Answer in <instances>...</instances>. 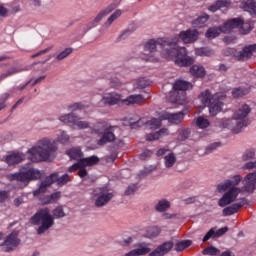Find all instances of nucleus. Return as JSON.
Returning a JSON list of instances; mask_svg holds the SVG:
<instances>
[{
    "label": "nucleus",
    "mask_w": 256,
    "mask_h": 256,
    "mask_svg": "<svg viewBox=\"0 0 256 256\" xmlns=\"http://www.w3.org/2000/svg\"><path fill=\"white\" fill-rule=\"evenodd\" d=\"M197 39H199V31L196 29L183 30L171 40L167 38L150 39L144 44L145 54L142 59L149 63H159L161 59H175L178 67H189L195 63V59L187 56L185 47L175 48V45L179 43V40L184 43H195Z\"/></svg>",
    "instance_id": "obj_1"
},
{
    "label": "nucleus",
    "mask_w": 256,
    "mask_h": 256,
    "mask_svg": "<svg viewBox=\"0 0 256 256\" xmlns=\"http://www.w3.org/2000/svg\"><path fill=\"white\" fill-rule=\"evenodd\" d=\"M243 183V187L239 188L237 185ZM256 189V171L248 173L244 179L241 175H232L228 179H225L223 182H220L216 186V191L218 193H224L223 196L219 199V207H227L231 205L234 201L237 200L240 193H253Z\"/></svg>",
    "instance_id": "obj_2"
},
{
    "label": "nucleus",
    "mask_w": 256,
    "mask_h": 256,
    "mask_svg": "<svg viewBox=\"0 0 256 256\" xmlns=\"http://www.w3.org/2000/svg\"><path fill=\"white\" fill-rule=\"evenodd\" d=\"M27 157L32 163L53 161L57 157V141L49 137L40 138L36 145L27 150Z\"/></svg>",
    "instance_id": "obj_3"
},
{
    "label": "nucleus",
    "mask_w": 256,
    "mask_h": 256,
    "mask_svg": "<svg viewBox=\"0 0 256 256\" xmlns=\"http://www.w3.org/2000/svg\"><path fill=\"white\" fill-rule=\"evenodd\" d=\"M61 217H65V212L61 206L53 210V215H51L49 208H42L30 218V223L38 225L37 233L38 235H43V233H47L55 225V219H61Z\"/></svg>",
    "instance_id": "obj_4"
},
{
    "label": "nucleus",
    "mask_w": 256,
    "mask_h": 256,
    "mask_svg": "<svg viewBox=\"0 0 256 256\" xmlns=\"http://www.w3.org/2000/svg\"><path fill=\"white\" fill-rule=\"evenodd\" d=\"M251 113V108L249 105L244 104L234 113L232 119H224L222 120L221 127L224 129H230L232 133L237 135L241 133L247 125H249V120L247 119V115Z\"/></svg>",
    "instance_id": "obj_5"
},
{
    "label": "nucleus",
    "mask_w": 256,
    "mask_h": 256,
    "mask_svg": "<svg viewBox=\"0 0 256 256\" xmlns=\"http://www.w3.org/2000/svg\"><path fill=\"white\" fill-rule=\"evenodd\" d=\"M66 155H68L70 159L78 160V162L72 165L68 171L69 173H75V171L78 169V175L81 178L87 177V169H85L86 167H93V165H97V163H99V158L97 156L81 159L83 155L81 148H72L66 152Z\"/></svg>",
    "instance_id": "obj_6"
},
{
    "label": "nucleus",
    "mask_w": 256,
    "mask_h": 256,
    "mask_svg": "<svg viewBox=\"0 0 256 256\" xmlns=\"http://www.w3.org/2000/svg\"><path fill=\"white\" fill-rule=\"evenodd\" d=\"M42 173L39 169L34 168L31 164H25L21 166L19 172L8 174V181H17L20 183L18 185L19 189H23V187H27L31 181H37L41 179Z\"/></svg>",
    "instance_id": "obj_7"
},
{
    "label": "nucleus",
    "mask_w": 256,
    "mask_h": 256,
    "mask_svg": "<svg viewBox=\"0 0 256 256\" xmlns=\"http://www.w3.org/2000/svg\"><path fill=\"white\" fill-rule=\"evenodd\" d=\"M198 99L204 107H208L211 117H215L223 110V102L219 94L213 95L209 90H205L199 94Z\"/></svg>",
    "instance_id": "obj_8"
},
{
    "label": "nucleus",
    "mask_w": 256,
    "mask_h": 256,
    "mask_svg": "<svg viewBox=\"0 0 256 256\" xmlns=\"http://www.w3.org/2000/svg\"><path fill=\"white\" fill-rule=\"evenodd\" d=\"M115 129H117V127L111 126L107 122H98L94 125L91 133L92 135L101 137L97 141V145L103 146L107 145V143H113V141H115Z\"/></svg>",
    "instance_id": "obj_9"
},
{
    "label": "nucleus",
    "mask_w": 256,
    "mask_h": 256,
    "mask_svg": "<svg viewBox=\"0 0 256 256\" xmlns=\"http://www.w3.org/2000/svg\"><path fill=\"white\" fill-rule=\"evenodd\" d=\"M193 89V85L187 81L178 80L173 85V91L169 93L168 101L173 105H185V91Z\"/></svg>",
    "instance_id": "obj_10"
},
{
    "label": "nucleus",
    "mask_w": 256,
    "mask_h": 256,
    "mask_svg": "<svg viewBox=\"0 0 256 256\" xmlns=\"http://www.w3.org/2000/svg\"><path fill=\"white\" fill-rule=\"evenodd\" d=\"M241 20L239 19H229L222 26L209 28L206 32L207 39H215L219 37L221 33H231L235 27H239Z\"/></svg>",
    "instance_id": "obj_11"
},
{
    "label": "nucleus",
    "mask_w": 256,
    "mask_h": 256,
    "mask_svg": "<svg viewBox=\"0 0 256 256\" xmlns=\"http://www.w3.org/2000/svg\"><path fill=\"white\" fill-rule=\"evenodd\" d=\"M55 181L60 187L63 185H66V183H69V174H64L61 177H59L58 173H54L50 175L49 177L45 178V180L41 182L39 189L35 190L33 192V195H39V193L41 192L45 193V191H47V187L53 185Z\"/></svg>",
    "instance_id": "obj_12"
},
{
    "label": "nucleus",
    "mask_w": 256,
    "mask_h": 256,
    "mask_svg": "<svg viewBox=\"0 0 256 256\" xmlns=\"http://www.w3.org/2000/svg\"><path fill=\"white\" fill-rule=\"evenodd\" d=\"M113 197V191L107 188H95L92 192L95 207H105Z\"/></svg>",
    "instance_id": "obj_13"
},
{
    "label": "nucleus",
    "mask_w": 256,
    "mask_h": 256,
    "mask_svg": "<svg viewBox=\"0 0 256 256\" xmlns=\"http://www.w3.org/2000/svg\"><path fill=\"white\" fill-rule=\"evenodd\" d=\"M19 243H21V240L19 239V233L12 232L5 237L3 243L0 244V247H2V250L5 251V253H9L14 251Z\"/></svg>",
    "instance_id": "obj_14"
},
{
    "label": "nucleus",
    "mask_w": 256,
    "mask_h": 256,
    "mask_svg": "<svg viewBox=\"0 0 256 256\" xmlns=\"http://www.w3.org/2000/svg\"><path fill=\"white\" fill-rule=\"evenodd\" d=\"M115 7H117V4L116 5L112 4L106 7L104 10L100 11L93 20H91L85 25L84 27L85 33H87V31H90V29L97 27V25H99V23H101V21H103V19H105V17L109 15V13L113 11V9H115Z\"/></svg>",
    "instance_id": "obj_15"
},
{
    "label": "nucleus",
    "mask_w": 256,
    "mask_h": 256,
    "mask_svg": "<svg viewBox=\"0 0 256 256\" xmlns=\"http://www.w3.org/2000/svg\"><path fill=\"white\" fill-rule=\"evenodd\" d=\"M161 121H168L172 125H179L185 119V114L183 112L169 113L167 111H162L160 116Z\"/></svg>",
    "instance_id": "obj_16"
},
{
    "label": "nucleus",
    "mask_w": 256,
    "mask_h": 256,
    "mask_svg": "<svg viewBox=\"0 0 256 256\" xmlns=\"http://www.w3.org/2000/svg\"><path fill=\"white\" fill-rule=\"evenodd\" d=\"M101 103H103L104 105H109V106L119 105V103H123V99L121 98V95L119 93L109 92V93H105L102 96V99H101L99 105H101Z\"/></svg>",
    "instance_id": "obj_17"
},
{
    "label": "nucleus",
    "mask_w": 256,
    "mask_h": 256,
    "mask_svg": "<svg viewBox=\"0 0 256 256\" xmlns=\"http://www.w3.org/2000/svg\"><path fill=\"white\" fill-rule=\"evenodd\" d=\"M151 253V247L145 242L136 243L134 249L130 250L125 256H143Z\"/></svg>",
    "instance_id": "obj_18"
},
{
    "label": "nucleus",
    "mask_w": 256,
    "mask_h": 256,
    "mask_svg": "<svg viewBox=\"0 0 256 256\" xmlns=\"http://www.w3.org/2000/svg\"><path fill=\"white\" fill-rule=\"evenodd\" d=\"M256 52V44L245 46L242 51L235 55L238 61H247Z\"/></svg>",
    "instance_id": "obj_19"
},
{
    "label": "nucleus",
    "mask_w": 256,
    "mask_h": 256,
    "mask_svg": "<svg viewBox=\"0 0 256 256\" xmlns=\"http://www.w3.org/2000/svg\"><path fill=\"white\" fill-rule=\"evenodd\" d=\"M2 71L4 72L0 75V81L7 79V77H11V75H16V73H21V71H27V69L21 66H3Z\"/></svg>",
    "instance_id": "obj_20"
},
{
    "label": "nucleus",
    "mask_w": 256,
    "mask_h": 256,
    "mask_svg": "<svg viewBox=\"0 0 256 256\" xmlns=\"http://www.w3.org/2000/svg\"><path fill=\"white\" fill-rule=\"evenodd\" d=\"M173 249V242H165L152 251L149 256H163Z\"/></svg>",
    "instance_id": "obj_21"
},
{
    "label": "nucleus",
    "mask_w": 256,
    "mask_h": 256,
    "mask_svg": "<svg viewBox=\"0 0 256 256\" xmlns=\"http://www.w3.org/2000/svg\"><path fill=\"white\" fill-rule=\"evenodd\" d=\"M22 161H25V154L19 152L11 153L5 157V162L8 165H17Z\"/></svg>",
    "instance_id": "obj_22"
},
{
    "label": "nucleus",
    "mask_w": 256,
    "mask_h": 256,
    "mask_svg": "<svg viewBox=\"0 0 256 256\" xmlns=\"http://www.w3.org/2000/svg\"><path fill=\"white\" fill-rule=\"evenodd\" d=\"M245 203H246V200L243 198V199H241L240 202L234 203L231 206L224 208L223 215L225 217H229L230 215H235V213H237V211H239V209H241V207H243V205H245Z\"/></svg>",
    "instance_id": "obj_23"
},
{
    "label": "nucleus",
    "mask_w": 256,
    "mask_h": 256,
    "mask_svg": "<svg viewBox=\"0 0 256 256\" xmlns=\"http://www.w3.org/2000/svg\"><path fill=\"white\" fill-rule=\"evenodd\" d=\"M245 203H246V200L243 198V199H241L240 202L234 203L231 206L224 208L223 215L225 217H229L230 215H235V213H237V211H239V209H241V207H243V205H245Z\"/></svg>",
    "instance_id": "obj_24"
},
{
    "label": "nucleus",
    "mask_w": 256,
    "mask_h": 256,
    "mask_svg": "<svg viewBox=\"0 0 256 256\" xmlns=\"http://www.w3.org/2000/svg\"><path fill=\"white\" fill-rule=\"evenodd\" d=\"M231 7V0H217L214 4L209 6L208 10L211 13L219 11V9H229Z\"/></svg>",
    "instance_id": "obj_25"
},
{
    "label": "nucleus",
    "mask_w": 256,
    "mask_h": 256,
    "mask_svg": "<svg viewBox=\"0 0 256 256\" xmlns=\"http://www.w3.org/2000/svg\"><path fill=\"white\" fill-rule=\"evenodd\" d=\"M124 105H139L145 103V98L141 94L130 95L126 99L122 100Z\"/></svg>",
    "instance_id": "obj_26"
},
{
    "label": "nucleus",
    "mask_w": 256,
    "mask_h": 256,
    "mask_svg": "<svg viewBox=\"0 0 256 256\" xmlns=\"http://www.w3.org/2000/svg\"><path fill=\"white\" fill-rule=\"evenodd\" d=\"M227 231H229L228 227L220 228L216 232L214 229H210L207 232V234L204 236L203 243H205L206 241H209L211 239V237H221L222 235H225L227 233Z\"/></svg>",
    "instance_id": "obj_27"
},
{
    "label": "nucleus",
    "mask_w": 256,
    "mask_h": 256,
    "mask_svg": "<svg viewBox=\"0 0 256 256\" xmlns=\"http://www.w3.org/2000/svg\"><path fill=\"white\" fill-rule=\"evenodd\" d=\"M232 19H239L240 23L234 29H239L242 35H247L253 29V23L251 22H243L241 18H232Z\"/></svg>",
    "instance_id": "obj_28"
},
{
    "label": "nucleus",
    "mask_w": 256,
    "mask_h": 256,
    "mask_svg": "<svg viewBox=\"0 0 256 256\" xmlns=\"http://www.w3.org/2000/svg\"><path fill=\"white\" fill-rule=\"evenodd\" d=\"M166 135H169V130L162 128L158 132L147 134L146 141H157V139H161V137H165Z\"/></svg>",
    "instance_id": "obj_29"
},
{
    "label": "nucleus",
    "mask_w": 256,
    "mask_h": 256,
    "mask_svg": "<svg viewBox=\"0 0 256 256\" xmlns=\"http://www.w3.org/2000/svg\"><path fill=\"white\" fill-rule=\"evenodd\" d=\"M207 21H209V15L203 14L192 22V27L194 29H201V27H205V23H207Z\"/></svg>",
    "instance_id": "obj_30"
},
{
    "label": "nucleus",
    "mask_w": 256,
    "mask_h": 256,
    "mask_svg": "<svg viewBox=\"0 0 256 256\" xmlns=\"http://www.w3.org/2000/svg\"><path fill=\"white\" fill-rule=\"evenodd\" d=\"M77 120V116L73 113L64 114L59 117V121L64 123L65 125H75V121Z\"/></svg>",
    "instance_id": "obj_31"
},
{
    "label": "nucleus",
    "mask_w": 256,
    "mask_h": 256,
    "mask_svg": "<svg viewBox=\"0 0 256 256\" xmlns=\"http://www.w3.org/2000/svg\"><path fill=\"white\" fill-rule=\"evenodd\" d=\"M175 163H177V156H175L174 153H168L164 157V165H165L166 169H171V167H173V165H175Z\"/></svg>",
    "instance_id": "obj_32"
},
{
    "label": "nucleus",
    "mask_w": 256,
    "mask_h": 256,
    "mask_svg": "<svg viewBox=\"0 0 256 256\" xmlns=\"http://www.w3.org/2000/svg\"><path fill=\"white\" fill-rule=\"evenodd\" d=\"M123 14V11L121 10H116L114 13L111 14V16L106 20V22L104 23V27L106 29H108V27L110 25H113V23H115V21H117V19H119L121 17V15Z\"/></svg>",
    "instance_id": "obj_33"
},
{
    "label": "nucleus",
    "mask_w": 256,
    "mask_h": 256,
    "mask_svg": "<svg viewBox=\"0 0 256 256\" xmlns=\"http://www.w3.org/2000/svg\"><path fill=\"white\" fill-rule=\"evenodd\" d=\"M70 139H71V137L69 136V134H67V132H65L63 130H59L56 133L57 143H61L62 145H65V143H69Z\"/></svg>",
    "instance_id": "obj_34"
},
{
    "label": "nucleus",
    "mask_w": 256,
    "mask_h": 256,
    "mask_svg": "<svg viewBox=\"0 0 256 256\" xmlns=\"http://www.w3.org/2000/svg\"><path fill=\"white\" fill-rule=\"evenodd\" d=\"M190 73L193 77H205V68L200 65H193L190 68Z\"/></svg>",
    "instance_id": "obj_35"
},
{
    "label": "nucleus",
    "mask_w": 256,
    "mask_h": 256,
    "mask_svg": "<svg viewBox=\"0 0 256 256\" xmlns=\"http://www.w3.org/2000/svg\"><path fill=\"white\" fill-rule=\"evenodd\" d=\"M161 112L158 114V119L157 118H152L148 122H146V127L148 129H159L161 127Z\"/></svg>",
    "instance_id": "obj_36"
},
{
    "label": "nucleus",
    "mask_w": 256,
    "mask_h": 256,
    "mask_svg": "<svg viewBox=\"0 0 256 256\" xmlns=\"http://www.w3.org/2000/svg\"><path fill=\"white\" fill-rule=\"evenodd\" d=\"M169 207H171V202H169L166 199H162V200L158 201V203L155 206V209H156V211L163 213V212L167 211V209H169Z\"/></svg>",
    "instance_id": "obj_37"
},
{
    "label": "nucleus",
    "mask_w": 256,
    "mask_h": 256,
    "mask_svg": "<svg viewBox=\"0 0 256 256\" xmlns=\"http://www.w3.org/2000/svg\"><path fill=\"white\" fill-rule=\"evenodd\" d=\"M211 125V122L205 116H199L196 119V126L198 129H207Z\"/></svg>",
    "instance_id": "obj_38"
},
{
    "label": "nucleus",
    "mask_w": 256,
    "mask_h": 256,
    "mask_svg": "<svg viewBox=\"0 0 256 256\" xmlns=\"http://www.w3.org/2000/svg\"><path fill=\"white\" fill-rule=\"evenodd\" d=\"M195 54L199 57H211V55H213V50L209 48H196Z\"/></svg>",
    "instance_id": "obj_39"
},
{
    "label": "nucleus",
    "mask_w": 256,
    "mask_h": 256,
    "mask_svg": "<svg viewBox=\"0 0 256 256\" xmlns=\"http://www.w3.org/2000/svg\"><path fill=\"white\" fill-rule=\"evenodd\" d=\"M253 159H255V150L254 149L246 150L242 154V161H244L245 163H247L249 161H253Z\"/></svg>",
    "instance_id": "obj_40"
},
{
    "label": "nucleus",
    "mask_w": 256,
    "mask_h": 256,
    "mask_svg": "<svg viewBox=\"0 0 256 256\" xmlns=\"http://www.w3.org/2000/svg\"><path fill=\"white\" fill-rule=\"evenodd\" d=\"M159 233H161L160 227H157V226L149 227L146 231V237L151 239L153 237H157L159 235Z\"/></svg>",
    "instance_id": "obj_41"
},
{
    "label": "nucleus",
    "mask_w": 256,
    "mask_h": 256,
    "mask_svg": "<svg viewBox=\"0 0 256 256\" xmlns=\"http://www.w3.org/2000/svg\"><path fill=\"white\" fill-rule=\"evenodd\" d=\"M149 87V82L145 78H139L134 81V89H145Z\"/></svg>",
    "instance_id": "obj_42"
},
{
    "label": "nucleus",
    "mask_w": 256,
    "mask_h": 256,
    "mask_svg": "<svg viewBox=\"0 0 256 256\" xmlns=\"http://www.w3.org/2000/svg\"><path fill=\"white\" fill-rule=\"evenodd\" d=\"M83 109H87V104L83 102H76L68 106L69 111H81Z\"/></svg>",
    "instance_id": "obj_43"
},
{
    "label": "nucleus",
    "mask_w": 256,
    "mask_h": 256,
    "mask_svg": "<svg viewBox=\"0 0 256 256\" xmlns=\"http://www.w3.org/2000/svg\"><path fill=\"white\" fill-rule=\"evenodd\" d=\"M45 192H39L38 195H34V197H39V201L42 205H50L52 202L51 195L43 196Z\"/></svg>",
    "instance_id": "obj_44"
},
{
    "label": "nucleus",
    "mask_w": 256,
    "mask_h": 256,
    "mask_svg": "<svg viewBox=\"0 0 256 256\" xmlns=\"http://www.w3.org/2000/svg\"><path fill=\"white\" fill-rule=\"evenodd\" d=\"M247 93H249V88H244V87L235 88L232 91V95L235 98L243 97V95H247Z\"/></svg>",
    "instance_id": "obj_45"
},
{
    "label": "nucleus",
    "mask_w": 256,
    "mask_h": 256,
    "mask_svg": "<svg viewBox=\"0 0 256 256\" xmlns=\"http://www.w3.org/2000/svg\"><path fill=\"white\" fill-rule=\"evenodd\" d=\"M191 240H183L178 242L175 245V249L176 251H185V249H187V247H191Z\"/></svg>",
    "instance_id": "obj_46"
},
{
    "label": "nucleus",
    "mask_w": 256,
    "mask_h": 256,
    "mask_svg": "<svg viewBox=\"0 0 256 256\" xmlns=\"http://www.w3.org/2000/svg\"><path fill=\"white\" fill-rule=\"evenodd\" d=\"M202 253L204 255H210V256H216L219 255V253H221V251L219 250V248H216L215 246H210L205 248Z\"/></svg>",
    "instance_id": "obj_47"
},
{
    "label": "nucleus",
    "mask_w": 256,
    "mask_h": 256,
    "mask_svg": "<svg viewBox=\"0 0 256 256\" xmlns=\"http://www.w3.org/2000/svg\"><path fill=\"white\" fill-rule=\"evenodd\" d=\"M190 133H191V131L189 130V128H180L178 130L179 141H185V139H187L189 137Z\"/></svg>",
    "instance_id": "obj_48"
},
{
    "label": "nucleus",
    "mask_w": 256,
    "mask_h": 256,
    "mask_svg": "<svg viewBox=\"0 0 256 256\" xmlns=\"http://www.w3.org/2000/svg\"><path fill=\"white\" fill-rule=\"evenodd\" d=\"M73 53V49L72 48H66L65 50H63L62 52H60L57 56L56 59L58 61H63V59H66V57H69L70 54Z\"/></svg>",
    "instance_id": "obj_49"
},
{
    "label": "nucleus",
    "mask_w": 256,
    "mask_h": 256,
    "mask_svg": "<svg viewBox=\"0 0 256 256\" xmlns=\"http://www.w3.org/2000/svg\"><path fill=\"white\" fill-rule=\"evenodd\" d=\"M244 9L245 11L256 13V0H247Z\"/></svg>",
    "instance_id": "obj_50"
},
{
    "label": "nucleus",
    "mask_w": 256,
    "mask_h": 256,
    "mask_svg": "<svg viewBox=\"0 0 256 256\" xmlns=\"http://www.w3.org/2000/svg\"><path fill=\"white\" fill-rule=\"evenodd\" d=\"M74 126H75V127H78V129H88V127H89V122L83 121V120L79 119V118L76 116V121L74 122Z\"/></svg>",
    "instance_id": "obj_51"
},
{
    "label": "nucleus",
    "mask_w": 256,
    "mask_h": 256,
    "mask_svg": "<svg viewBox=\"0 0 256 256\" xmlns=\"http://www.w3.org/2000/svg\"><path fill=\"white\" fill-rule=\"evenodd\" d=\"M244 171H253V169H256V160L255 161H248L245 163L242 167Z\"/></svg>",
    "instance_id": "obj_52"
},
{
    "label": "nucleus",
    "mask_w": 256,
    "mask_h": 256,
    "mask_svg": "<svg viewBox=\"0 0 256 256\" xmlns=\"http://www.w3.org/2000/svg\"><path fill=\"white\" fill-rule=\"evenodd\" d=\"M9 15V9L7 5L0 3V17H7Z\"/></svg>",
    "instance_id": "obj_53"
},
{
    "label": "nucleus",
    "mask_w": 256,
    "mask_h": 256,
    "mask_svg": "<svg viewBox=\"0 0 256 256\" xmlns=\"http://www.w3.org/2000/svg\"><path fill=\"white\" fill-rule=\"evenodd\" d=\"M133 31H135V28H133V29L128 28L127 30H124L119 36L120 41L123 39H127V37H129V35H131V33H133Z\"/></svg>",
    "instance_id": "obj_54"
},
{
    "label": "nucleus",
    "mask_w": 256,
    "mask_h": 256,
    "mask_svg": "<svg viewBox=\"0 0 256 256\" xmlns=\"http://www.w3.org/2000/svg\"><path fill=\"white\" fill-rule=\"evenodd\" d=\"M50 199H51L52 203H57V201H59V199H61V192H55V193L51 194Z\"/></svg>",
    "instance_id": "obj_55"
},
{
    "label": "nucleus",
    "mask_w": 256,
    "mask_h": 256,
    "mask_svg": "<svg viewBox=\"0 0 256 256\" xmlns=\"http://www.w3.org/2000/svg\"><path fill=\"white\" fill-rule=\"evenodd\" d=\"M111 87L114 89H119L121 87V82H119V79L114 78L110 81Z\"/></svg>",
    "instance_id": "obj_56"
},
{
    "label": "nucleus",
    "mask_w": 256,
    "mask_h": 256,
    "mask_svg": "<svg viewBox=\"0 0 256 256\" xmlns=\"http://www.w3.org/2000/svg\"><path fill=\"white\" fill-rule=\"evenodd\" d=\"M135 191H137V185L133 184V185H130V186L126 189L125 193H126L127 195H133V193H135Z\"/></svg>",
    "instance_id": "obj_57"
},
{
    "label": "nucleus",
    "mask_w": 256,
    "mask_h": 256,
    "mask_svg": "<svg viewBox=\"0 0 256 256\" xmlns=\"http://www.w3.org/2000/svg\"><path fill=\"white\" fill-rule=\"evenodd\" d=\"M9 199V192L7 191H0V203L7 201Z\"/></svg>",
    "instance_id": "obj_58"
},
{
    "label": "nucleus",
    "mask_w": 256,
    "mask_h": 256,
    "mask_svg": "<svg viewBox=\"0 0 256 256\" xmlns=\"http://www.w3.org/2000/svg\"><path fill=\"white\" fill-rule=\"evenodd\" d=\"M7 99H9V94H4L0 98V111H1V109H5V101H7Z\"/></svg>",
    "instance_id": "obj_59"
},
{
    "label": "nucleus",
    "mask_w": 256,
    "mask_h": 256,
    "mask_svg": "<svg viewBox=\"0 0 256 256\" xmlns=\"http://www.w3.org/2000/svg\"><path fill=\"white\" fill-rule=\"evenodd\" d=\"M151 155H153V152H151L150 150H145V151L140 155V159H147V157H151Z\"/></svg>",
    "instance_id": "obj_60"
},
{
    "label": "nucleus",
    "mask_w": 256,
    "mask_h": 256,
    "mask_svg": "<svg viewBox=\"0 0 256 256\" xmlns=\"http://www.w3.org/2000/svg\"><path fill=\"white\" fill-rule=\"evenodd\" d=\"M217 147H221V143L219 142H215L213 144H211L208 148H207V151H213V149H217Z\"/></svg>",
    "instance_id": "obj_61"
},
{
    "label": "nucleus",
    "mask_w": 256,
    "mask_h": 256,
    "mask_svg": "<svg viewBox=\"0 0 256 256\" xmlns=\"http://www.w3.org/2000/svg\"><path fill=\"white\" fill-rule=\"evenodd\" d=\"M167 151H169V149L167 148H161L157 151V156L161 157V155H165V153H167Z\"/></svg>",
    "instance_id": "obj_62"
},
{
    "label": "nucleus",
    "mask_w": 256,
    "mask_h": 256,
    "mask_svg": "<svg viewBox=\"0 0 256 256\" xmlns=\"http://www.w3.org/2000/svg\"><path fill=\"white\" fill-rule=\"evenodd\" d=\"M47 51H49V48H46V49L32 55V58L39 57V55H45V53H47Z\"/></svg>",
    "instance_id": "obj_63"
},
{
    "label": "nucleus",
    "mask_w": 256,
    "mask_h": 256,
    "mask_svg": "<svg viewBox=\"0 0 256 256\" xmlns=\"http://www.w3.org/2000/svg\"><path fill=\"white\" fill-rule=\"evenodd\" d=\"M220 256H235V254L229 250H226L220 254Z\"/></svg>",
    "instance_id": "obj_64"
}]
</instances>
